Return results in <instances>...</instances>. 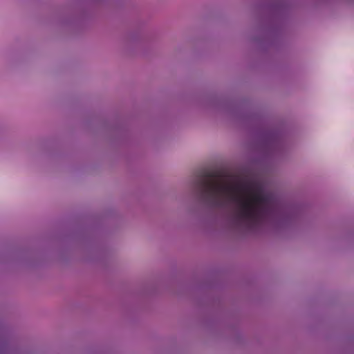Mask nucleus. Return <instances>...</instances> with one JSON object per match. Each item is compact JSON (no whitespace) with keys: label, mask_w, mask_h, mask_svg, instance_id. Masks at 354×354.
I'll return each instance as SVG.
<instances>
[{"label":"nucleus","mask_w":354,"mask_h":354,"mask_svg":"<svg viewBox=\"0 0 354 354\" xmlns=\"http://www.w3.org/2000/svg\"><path fill=\"white\" fill-rule=\"evenodd\" d=\"M193 192L201 203L230 211L234 227L252 229L281 216L282 207L277 196L254 176L200 177L194 183Z\"/></svg>","instance_id":"1"}]
</instances>
